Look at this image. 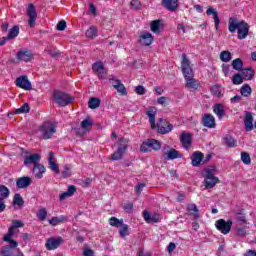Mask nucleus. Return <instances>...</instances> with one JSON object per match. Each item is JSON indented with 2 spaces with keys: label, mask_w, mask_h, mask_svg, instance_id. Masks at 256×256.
I'll use <instances>...</instances> for the list:
<instances>
[{
  "label": "nucleus",
  "mask_w": 256,
  "mask_h": 256,
  "mask_svg": "<svg viewBox=\"0 0 256 256\" xmlns=\"http://www.w3.org/2000/svg\"><path fill=\"white\" fill-rule=\"evenodd\" d=\"M92 71H94V73H97L100 79H103V77H105V75L107 74V70L105 69V66H103V62L94 63L92 65Z\"/></svg>",
  "instance_id": "6ab92c4d"
},
{
  "label": "nucleus",
  "mask_w": 256,
  "mask_h": 256,
  "mask_svg": "<svg viewBox=\"0 0 256 256\" xmlns=\"http://www.w3.org/2000/svg\"><path fill=\"white\" fill-rule=\"evenodd\" d=\"M243 77L241 74L236 73L232 76V83L233 85H241V83H243Z\"/></svg>",
  "instance_id": "6e6d98bb"
},
{
  "label": "nucleus",
  "mask_w": 256,
  "mask_h": 256,
  "mask_svg": "<svg viewBox=\"0 0 256 256\" xmlns=\"http://www.w3.org/2000/svg\"><path fill=\"white\" fill-rule=\"evenodd\" d=\"M145 87H143V86H141V85H138V86H136V88H135V93L137 94V95H145Z\"/></svg>",
  "instance_id": "e2e57ef3"
},
{
  "label": "nucleus",
  "mask_w": 256,
  "mask_h": 256,
  "mask_svg": "<svg viewBox=\"0 0 256 256\" xmlns=\"http://www.w3.org/2000/svg\"><path fill=\"white\" fill-rule=\"evenodd\" d=\"M161 149V142L155 139H148L140 146L142 153H149L151 151H159Z\"/></svg>",
  "instance_id": "423d86ee"
},
{
  "label": "nucleus",
  "mask_w": 256,
  "mask_h": 256,
  "mask_svg": "<svg viewBox=\"0 0 256 256\" xmlns=\"http://www.w3.org/2000/svg\"><path fill=\"white\" fill-rule=\"evenodd\" d=\"M186 81V89H189V91H197L199 89V85L201 83L199 80L195 79V77L185 78Z\"/></svg>",
  "instance_id": "aec40b11"
},
{
  "label": "nucleus",
  "mask_w": 256,
  "mask_h": 256,
  "mask_svg": "<svg viewBox=\"0 0 256 256\" xmlns=\"http://www.w3.org/2000/svg\"><path fill=\"white\" fill-rule=\"evenodd\" d=\"M162 157L165 161H173L175 159H181V153L171 148V146L165 145L162 149Z\"/></svg>",
  "instance_id": "6e6552de"
},
{
  "label": "nucleus",
  "mask_w": 256,
  "mask_h": 256,
  "mask_svg": "<svg viewBox=\"0 0 256 256\" xmlns=\"http://www.w3.org/2000/svg\"><path fill=\"white\" fill-rule=\"evenodd\" d=\"M24 224L21 220H14L12 225L8 228V232L4 235V237L14 238L15 235L19 233V228L23 227Z\"/></svg>",
  "instance_id": "f8f14e48"
},
{
  "label": "nucleus",
  "mask_w": 256,
  "mask_h": 256,
  "mask_svg": "<svg viewBox=\"0 0 256 256\" xmlns=\"http://www.w3.org/2000/svg\"><path fill=\"white\" fill-rule=\"evenodd\" d=\"M63 243L62 237L49 238L46 241L45 247L48 251H53L59 247Z\"/></svg>",
  "instance_id": "2eb2a0df"
},
{
  "label": "nucleus",
  "mask_w": 256,
  "mask_h": 256,
  "mask_svg": "<svg viewBox=\"0 0 256 256\" xmlns=\"http://www.w3.org/2000/svg\"><path fill=\"white\" fill-rule=\"evenodd\" d=\"M12 203L15 209H22L23 205H25V201L23 200L21 194H15Z\"/></svg>",
  "instance_id": "f704fd0d"
},
{
  "label": "nucleus",
  "mask_w": 256,
  "mask_h": 256,
  "mask_svg": "<svg viewBox=\"0 0 256 256\" xmlns=\"http://www.w3.org/2000/svg\"><path fill=\"white\" fill-rule=\"evenodd\" d=\"M240 72L243 79H245L246 81H251V79H253L255 75V71H253L251 68H242Z\"/></svg>",
  "instance_id": "e433bc0d"
},
{
  "label": "nucleus",
  "mask_w": 256,
  "mask_h": 256,
  "mask_svg": "<svg viewBox=\"0 0 256 256\" xmlns=\"http://www.w3.org/2000/svg\"><path fill=\"white\" fill-rule=\"evenodd\" d=\"M11 191L5 185H0V199L4 200L9 199Z\"/></svg>",
  "instance_id": "ea45409f"
},
{
  "label": "nucleus",
  "mask_w": 256,
  "mask_h": 256,
  "mask_svg": "<svg viewBox=\"0 0 256 256\" xmlns=\"http://www.w3.org/2000/svg\"><path fill=\"white\" fill-rule=\"evenodd\" d=\"M231 59H233V55L229 52V50L220 52V61H222V63H229Z\"/></svg>",
  "instance_id": "58836bf2"
},
{
  "label": "nucleus",
  "mask_w": 256,
  "mask_h": 256,
  "mask_svg": "<svg viewBox=\"0 0 256 256\" xmlns=\"http://www.w3.org/2000/svg\"><path fill=\"white\" fill-rule=\"evenodd\" d=\"M45 166L43 164H35L34 168L32 169V173L36 179H43V175H45Z\"/></svg>",
  "instance_id": "5701e85b"
},
{
  "label": "nucleus",
  "mask_w": 256,
  "mask_h": 256,
  "mask_svg": "<svg viewBox=\"0 0 256 256\" xmlns=\"http://www.w3.org/2000/svg\"><path fill=\"white\" fill-rule=\"evenodd\" d=\"M213 112L217 115L218 119L221 121L225 117V106L223 104H215L213 107Z\"/></svg>",
  "instance_id": "473e14b6"
},
{
  "label": "nucleus",
  "mask_w": 256,
  "mask_h": 256,
  "mask_svg": "<svg viewBox=\"0 0 256 256\" xmlns=\"http://www.w3.org/2000/svg\"><path fill=\"white\" fill-rule=\"evenodd\" d=\"M77 193V188L74 185L68 186L67 191L62 192L59 196V201H65V199H69Z\"/></svg>",
  "instance_id": "b1692460"
},
{
  "label": "nucleus",
  "mask_w": 256,
  "mask_h": 256,
  "mask_svg": "<svg viewBox=\"0 0 256 256\" xmlns=\"http://www.w3.org/2000/svg\"><path fill=\"white\" fill-rule=\"evenodd\" d=\"M204 187L206 189H213L215 185L219 183V178L215 176V170L214 169H206L204 170Z\"/></svg>",
  "instance_id": "20e7f679"
},
{
  "label": "nucleus",
  "mask_w": 256,
  "mask_h": 256,
  "mask_svg": "<svg viewBox=\"0 0 256 256\" xmlns=\"http://www.w3.org/2000/svg\"><path fill=\"white\" fill-rule=\"evenodd\" d=\"M19 35V26H13L8 33V39H15Z\"/></svg>",
  "instance_id": "5fc2aeb1"
},
{
  "label": "nucleus",
  "mask_w": 256,
  "mask_h": 256,
  "mask_svg": "<svg viewBox=\"0 0 256 256\" xmlns=\"http://www.w3.org/2000/svg\"><path fill=\"white\" fill-rule=\"evenodd\" d=\"M188 211L191 215H194V219H199V209H197V205L189 204Z\"/></svg>",
  "instance_id": "09e8293b"
},
{
  "label": "nucleus",
  "mask_w": 256,
  "mask_h": 256,
  "mask_svg": "<svg viewBox=\"0 0 256 256\" xmlns=\"http://www.w3.org/2000/svg\"><path fill=\"white\" fill-rule=\"evenodd\" d=\"M244 127L246 131H253V115L251 112H246L244 117Z\"/></svg>",
  "instance_id": "c85d7f7f"
},
{
  "label": "nucleus",
  "mask_w": 256,
  "mask_h": 256,
  "mask_svg": "<svg viewBox=\"0 0 256 256\" xmlns=\"http://www.w3.org/2000/svg\"><path fill=\"white\" fill-rule=\"evenodd\" d=\"M193 167H199L203 161V153L196 151L192 154L191 157Z\"/></svg>",
  "instance_id": "72a5a7b5"
},
{
  "label": "nucleus",
  "mask_w": 256,
  "mask_h": 256,
  "mask_svg": "<svg viewBox=\"0 0 256 256\" xmlns=\"http://www.w3.org/2000/svg\"><path fill=\"white\" fill-rule=\"evenodd\" d=\"M47 53L49 55H51V57H54V58L61 57V53L57 49H55V50H47Z\"/></svg>",
  "instance_id": "0e129e2a"
},
{
  "label": "nucleus",
  "mask_w": 256,
  "mask_h": 256,
  "mask_svg": "<svg viewBox=\"0 0 256 256\" xmlns=\"http://www.w3.org/2000/svg\"><path fill=\"white\" fill-rule=\"evenodd\" d=\"M162 5L168 11H177V7H179V0H162Z\"/></svg>",
  "instance_id": "cd10ccee"
},
{
  "label": "nucleus",
  "mask_w": 256,
  "mask_h": 256,
  "mask_svg": "<svg viewBox=\"0 0 256 256\" xmlns=\"http://www.w3.org/2000/svg\"><path fill=\"white\" fill-rule=\"evenodd\" d=\"M73 171V167L69 164H66L64 166V169L62 171V177L63 179H67L68 177H71Z\"/></svg>",
  "instance_id": "49530a36"
},
{
  "label": "nucleus",
  "mask_w": 256,
  "mask_h": 256,
  "mask_svg": "<svg viewBox=\"0 0 256 256\" xmlns=\"http://www.w3.org/2000/svg\"><path fill=\"white\" fill-rule=\"evenodd\" d=\"M143 217L146 223H159V214H151L147 210L143 211Z\"/></svg>",
  "instance_id": "bb28decb"
},
{
  "label": "nucleus",
  "mask_w": 256,
  "mask_h": 256,
  "mask_svg": "<svg viewBox=\"0 0 256 256\" xmlns=\"http://www.w3.org/2000/svg\"><path fill=\"white\" fill-rule=\"evenodd\" d=\"M53 97L55 103L60 105V107H67L69 103H73L74 101V98L71 95L61 91H54Z\"/></svg>",
  "instance_id": "39448f33"
},
{
  "label": "nucleus",
  "mask_w": 256,
  "mask_h": 256,
  "mask_svg": "<svg viewBox=\"0 0 256 256\" xmlns=\"http://www.w3.org/2000/svg\"><path fill=\"white\" fill-rule=\"evenodd\" d=\"M36 217L39 219V221H45V219H47V208L40 207Z\"/></svg>",
  "instance_id": "a18cd8bd"
},
{
  "label": "nucleus",
  "mask_w": 256,
  "mask_h": 256,
  "mask_svg": "<svg viewBox=\"0 0 256 256\" xmlns=\"http://www.w3.org/2000/svg\"><path fill=\"white\" fill-rule=\"evenodd\" d=\"M180 141L185 149H189L191 147V134L183 132L180 135Z\"/></svg>",
  "instance_id": "7c9ffc66"
},
{
  "label": "nucleus",
  "mask_w": 256,
  "mask_h": 256,
  "mask_svg": "<svg viewBox=\"0 0 256 256\" xmlns=\"http://www.w3.org/2000/svg\"><path fill=\"white\" fill-rule=\"evenodd\" d=\"M39 131L42 139H51L57 132V127L53 122L46 121L40 126Z\"/></svg>",
  "instance_id": "7ed1b4c3"
},
{
  "label": "nucleus",
  "mask_w": 256,
  "mask_h": 256,
  "mask_svg": "<svg viewBox=\"0 0 256 256\" xmlns=\"http://www.w3.org/2000/svg\"><path fill=\"white\" fill-rule=\"evenodd\" d=\"M26 15L28 16V25H30L31 28L35 27V23L37 21V11L35 10V6H33V4L28 5Z\"/></svg>",
  "instance_id": "ddd939ff"
},
{
  "label": "nucleus",
  "mask_w": 256,
  "mask_h": 256,
  "mask_svg": "<svg viewBox=\"0 0 256 256\" xmlns=\"http://www.w3.org/2000/svg\"><path fill=\"white\" fill-rule=\"evenodd\" d=\"M2 241L7 243L6 246L2 247L0 250V254L2 256H25L19 247V242H17L14 238L9 236H3Z\"/></svg>",
  "instance_id": "f03ea898"
},
{
  "label": "nucleus",
  "mask_w": 256,
  "mask_h": 256,
  "mask_svg": "<svg viewBox=\"0 0 256 256\" xmlns=\"http://www.w3.org/2000/svg\"><path fill=\"white\" fill-rule=\"evenodd\" d=\"M155 41L153 34L150 32H142L140 34L139 43L142 44L144 47H149Z\"/></svg>",
  "instance_id": "f3484780"
},
{
  "label": "nucleus",
  "mask_w": 256,
  "mask_h": 256,
  "mask_svg": "<svg viewBox=\"0 0 256 256\" xmlns=\"http://www.w3.org/2000/svg\"><path fill=\"white\" fill-rule=\"evenodd\" d=\"M17 59L18 61H24L25 63H28V61H31V59H33V53L28 50H20L17 53Z\"/></svg>",
  "instance_id": "393cba45"
},
{
  "label": "nucleus",
  "mask_w": 256,
  "mask_h": 256,
  "mask_svg": "<svg viewBox=\"0 0 256 256\" xmlns=\"http://www.w3.org/2000/svg\"><path fill=\"white\" fill-rule=\"evenodd\" d=\"M181 69L184 79L195 77V72L193 71V67H191V62L189 61V58H187V55L185 54H182Z\"/></svg>",
  "instance_id": "0eeeda50"
},
{
  "label": "nucleus",
  "mask_w": 256,
  "mask_h": 256,
  "mask_svg": "<svg viewBox=\"0 0 256 256\" xmlns=\"http://www.w3.org/2000/svg\"><path fill=\"white\" fill-rule=\"evenodd\" d=\"M206 15H208V17L212 16V19L214 20L215 30L219 31V25H221V19H219V12H217V9L213 7H209L206 10Z\"/></svg>",
  "instance_id": "4468645a"
},
{
  "label": "nucleus",
  "mask_w": 256,
  "mask_h": 256,
  "mask_svg": "<svg viewBox=\"0 0 256 256\" xmlns=\"http://www.w3.org/2000/svg\"><path fill=\"white\" fill-rule=\"evenodd\" d=\"M29 185H31V178L27 176L21 177L16 181L18 189H26Z\"/></svg>",
  "instance_id": "c756f323"
},
{
  "label": "nucleus",
  "mask_w": 256,
  "mask_h": 256,
  "mask_svg": "<svg viewBox=\"0 0 256 256\" xmlns=\"http://www.w3.org/2000/svg\"><path fill=\"white\" fill-rule=\"evenodd\" d=\"M67 28V22L65 21H60L58 24H57V30L58 31H65V29Z\"/></svg>",
  "instance_id": "69168bd1"
},
{
  "label": "nucleus",
  "mask_w": 256,
  "mask_h": 256,
  "mask_svg": "<svg viewBox=\"0 0 256 256\" xmlns=\"http://www.w3.org/2000/svg\"><path fill=\"white\" fill-rule=\"evenodd\" d=\"M150 29L152 33L159 35L161 33V20H154L150 24Z\"/></svg>",
  "instance_id": "4c0bfd02"
},
{
  "label": "nucleus",
  "mask_w": 256,
  "mask_h": 256,
  "mask_svg": "<svg viewBox=\"0 0 256 256\" xmlns=\"http://www.w3.org/2000/svg\"><path fill=\"white\" fill-rule=\"evenodd\" d=\"M241 161L245 164V165H249L251 163V156H249V153L247 152H242L241 153Z\"/></svg>",
  "instance_id": "4d7b16f0"
},
{
  "label": "nucleus",
  "mask_w": 256,
  "mask_h": 256,
  "mask_svg": "<svg viewBox=\"0 0 256 256\" xmlns=\"http://www.w3.org/2000/svg\"><path fill=\"white\" fill-rule=\"evenodd\" d=\"M41 161L39 154H30L24 158V165H37Z\"/></svg>",
  "instance_id": "a878e982"
},
{
  "label": "nucleus",
  "mask_w": 256,
  "mask_h": 256,
  "mask_svg": "<svg viewBox=\"0 0 256 256\" xmlns=\"http://www.w3.org/2000/svg\"><path fill=\"white\" fill-rule=\"evenodd\" d=\"M231 65H232V69H234V71H242L243 70V60H241V58L234 59L232 61Z\"/></svg>",
  "instance_id": "79ce46f5"
},
{
  "label": "nucleus",
  "mask_w": 256,
  "mask_h": 256,
  "mask_svg": "<svg viewBox=\"0 0 256 256\" xmlns=\"http://www.w3.org/2000/svg\"><path fill=\"white\" fill-rule=\"evenodd\" d=\"M17 113H29V104L25 103L17 110Z\"/></svg>",
  "instance_id": "052dcab7"
},
{
  "label": "nucleus",
  "mask_w": 256,
  "mask_h": 256,
  "mask_svg": "<svg viewBox=\"0 0 256 256\" xmlns=\"http://www.w3.org/2000/svg\"><path fill=\"white\" fill-rule=\"evenodd\" d=\"M127 147V140H125L124 138H120L118 148L112 154V161H119V159H123V155H125Z\"/></svg>",
  "instance_id": "9d476101"
},
{
  "label": "nucleus",
  "mask_w": 256,
  "mask_h": 256,
  "mask_svg": "<svg viewBox=\"0 0 256 256\" xmlns=\"http://www.w3.org/2000/svg\"><path fill=\"white\" fill-rule=\"evenodd\" d=\"M65 221H67V217L60 215L52 217L51 219L48 220V223L49 225H52V227H57V225H61V223H65Z\"/></svg>",
  "instance_id": "2f4dec72"
},
{
  "label": "nucleus",
  "mask_w": 256,
  "mask_h": 256,
  "mask_svg": "<svg viewBox=\"0 0 256 256\" xmlns=\"http://www.w3.org/2000/svg\"><path fill=\"white\" fill-rule=\"evenodd\" d=\"M228 31L230 33H235L237 31V37L240 40L247 39V35H249V24L243 20L230 17L228 21Z\"/></svg>",
  "instance_id": "f257e3e1"
},
{
  "label": "nucleus",
  "mask_w": 256,
  "mask_h": 256,
  "mask_svg": "<svg viewBox=\"0 0 256 256\" xmlns=\"http://www.w3.org/2000/svg\"><path fill=\"white\" fill-rule=\"evenodd\" d=\"M110 83L118 93H121V95H127V88H125V85H123L121 80L110 79Z\"/></svg>",
  "instance_id": "412c9836"
},
{
  "label": "nucleus",
  "mask_w": 256,
  "mask_h": 256,
  "mask_svg": "<svg viewBox=\"0 0 256 256\" xmlns=\"http://www.w3.org/2000/svg\"><path fill=\"white\" fill-rule=\"evenodd\" d=\"M49 167L51 169V171H53L54 173H56V175H59L60 170H59V166L57 165L56 162H49Z\"/></svg>",
  "instance_id": "13d9d810"
},
{
  "label": "nucleus",
  "mask_w": 256,
  "mask_h": 256,
  "mask_svg": "<svg viewBox=\"0 0 256 256\" xmlns=\"http://www.w3.org/2000/svg\"><path fill=\"white\" fill-rule=\"evenodd\" d=\"M84 256H94L95 252L91 248H86L83 251Z\"/></svg>",
  "instance_id": "774afa93"
},
{
  "label": "nucleus",
  "mask_w": 256,
  "mask_h": 256,
  "mask_svg": "<svg viewBox=\"0 0 256 256\" xmlns=\"http://www.w3.org/2000/svg\"><path fill=\"white\" fill-rule=\"evenodd\" d=\"M251 93H253V89L249 84H243L240 87V94L242 97H245L246 99H248V97H251Z\"/></svg>",
  "instance_id": "c9c22d12"
},
{
  "label": "nucleus",
  "mask_w": 256,
  "mask_h": 256,
  "mask_svg": "<svg viewBox=\"0 0 256 256\" xmlns=\"http://www.w3.org/2000/svg\"><path fill=\"white\" fill-rule=\"evenodd\" d=\"M124 211L126 213H133V203H127L124 205Z\"/></svg>",
  "instance_id": "338daca9"
},
{
  "label": "nucleus",
  "mask_w": 256,
  "mask_h": 256,
  "mask_svg": "<svg viewBox=\"0 0 256 256\" xmlns=\"http://www.w3.org/2000/svg\"><path fill=\"white\" fill-rule=\"evenodd\" d=\"M130 6L133 8V9H141V2H139V0H132L130 2Z\"/></svg>",
  "instance_id": "680f3d73"
},
{
  "label": "nucleus",
  "mask_w": 256,
  "mask_h": 256,
  "mask_svg": "<svg viewBox=\"0 0 256 256\" xmlns=\"http://www.w3.org/2000/svg\"><path fill=\"white\" fill-rule=\"evenodd\" d=\"M92 126L93 120H91V118L84 119L80 124V127L81 129H83V131H89V129H91Z\"/></svg>",
  "instance_id": "37998d69"
},
{
  "label": "nucleus",
  "mask_w": 256,
  "mask_h": 256,
  "mask_svg": "<svg viewBox=\"0 0 256 256\" xmlns=\"http://www.w3.org/2000/svg\"><path fill=\"white\" fill-rule=\"evenodd\" d=\"M109 223L111 227H116V229H119L121 225L123 224V219H119L117 217H111L109 219Z\"/></svg>",
  "instance_id": "c03bdc74"
},
{
  "label": "nucleus",
  "mask_w": 256,
  "mask_h": 256,
  "mask_svg": "<svg viewBox=\"0 0 256 256\" xmlns=\"http://www.w3.org/2000/svg\"><path fill=\"white\" fill-rule=\"evenodd\" d=\"M222 72L225 77H229V73H231V66L229 64H222Z\"/></svg>",
  "instance_id": "bf43d9fd"
},
{
  "label": "nucleus",
  "mask_w": 256,
  "mask_h": 256,
  "mask_svg": "<svg viewBox=\"0 0 256 256\" xmlns=\"http://www.w3.org/2000/svg\"><path fill=\"white\" fill-rule=\"evenodd\" d=\"M224 143L227 147H235L237 145V141H235L231 135H226L224 137Z\"/></svg>",
  "instance_id": "603ef678"
},
{
  "label": "nucleus",
  "mask_w": 256,
  "mask_h": 256,
  "mask_svg": "<svg viewBox=\"0 0 256 256\" xmlns=\"http://www.w3.org/2000/svg\"><path fill=\"white\" fill-rule=\"evenodd\" d=\"M118 229L120 237H127L129 235V225L123 223Z\"/></svg>",
  "instance_id": "8fccbe9b"
},
{
  "label": "nucleus",
  "mask_w": 256,
  "mask_h": 256,
  "mask_svg": "<svg viewBox=\"0 0 256 256\" xmlns=\"http://www.w3.org/2000/svg\"><path fill=\"white\" fill-rule=\"evenodd\" d=\"M235 219L239 225H246L247 224V217L244 213L238 212L235 216Z\"/></svg>",
  "instance_id": "de8ad7c7"
},
{
  "label": "nucleus",
  "mask_w": 256,
  "mask_h": 256,
  "mask_svg": "<svg viewBox=\"0 0 256 256\" xmlns=\"http://www.w3.org/2000/svg\"><path fill=\"white\" fill-rule=\"evenodd\" d=\"M211 93L214 97H223V87L221 85H214L211 87Z\"/></svg>",
  "instance_id": "a19ab883"
},
{
  "label": "nucleus",
  "mask_w": 256,
  "mask_h": 256,
  "mask_svg": "<svg viewBox=\"0 0 256 256\" xmlns=\"http://www.w3.org/2000/svg\"><path fill=\"white\" fill-rule=\"evenodd\" d=\"M173 131V125L167 122V120L160 119V124H158V133L161 135H167V133H171Z\"/></svg>",
  "instance_id": "a211bd4d"
},
{
  "label": "nucleus",
  "mask_w": 256,
  "mask_h": 256,
  "mask_svg": "<svg viewBox=\"0 0 256 256\" xmlns=\"http://www.w3.org/2000/svg\"><path fill=\"white\" fill-rule=\"evenodd\" d=\"M202 125L207 127V129H215L217 125L215 122V116L212 114H204L202 117Z\"/></svg>",
  "instance_id": "dca6fc26"
},
{
  "label": "nucleus",
  "mask_w": 256,
  "mask_h": 256,
  "mask_svg": "<svg viewBox=\"0 0 256 256\" xmlns=\"http://www.w3.org/2000/svg\"><path fill=\"white\" fill-rule=\"evenodd\" d=\"M215 227L222 235H229V233H231V227H233V221L219 219L215 222Z\"/></svg>",
  "instance_id": "1a4fd4ad"
},
{
  "label": "nucleus",
  "mask_w": 256,
  "mask_h": 256,
  "mask_svg": "<svg viewBox=\"0 0 256 256\" xmlns=\"http://www.w3.org/2000/svg\"><path fill=\"white\" fill-rule=\"evenodd\" d=\"M146 115L149 119V123L151 125V129H157V126L155 125V117L157 115V108L155 107H149Z\"/></svg>",
  "instance_id": "4be33fe9"
},
{
  "label": "nucleus",
  "mask_w": 256,
  "mask_h": 256,
  "mask_svg": "<svg viewBox=\"0 0 256 256\" xmlns=\"http://www.w3.org/2000/svg\"><path fill=\"white\" fill-rule=\"evenodd\" d=\"M101 105V100L99 98H91L88 102V107L90 109H97Z\"/></svg>",
  "instance_id": "3c124183"
},
{
  "label": "nucleus",
  "mask_w": 256,
  "mask_h": 256,
  "mask_svg": "<svg viewBox=\"0 0 256 256\" xmlns=\"http://www.w3.org/2000/svg\"><path fill=\"white\" fill-rule=\"evenodd\" d=\"M86 37H88V39H95V37H97V28L95 26H91L86 31Z\"/></svg>",
  "instance_id": "864d4df0"
},
{
  "label": "nucleus",
  "mask_w": 256,
  "mask_h": 256,
  "mask_svg": "<svg viewBox=\"0 0 256 256\" xmlns=\"http://www.w3.org/2000/svg\"><path fill=\"white\" fill-rule=\"evenodd\" d=\"M16 87L24 89V91H31L33 86L31 85V81H29L27 75H22L16 78Z\"/></svg>",
  "instance_id": "9b49d317"
}]
</instances>
